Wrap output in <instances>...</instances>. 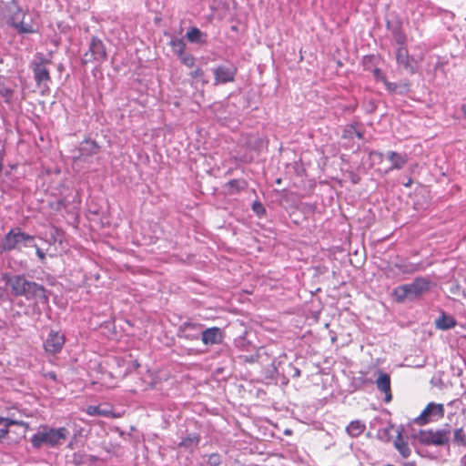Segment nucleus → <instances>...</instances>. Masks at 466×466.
Listing matches in <instances>:
<instances>
[{"mask_svg": "<svg viewBox=\"0 0 466 466\" xmlns=\"http://www.w3.org/2000/svg\"><path fill=\"white\" fill-rule=\"evenodd\" d=\"M385 393V401L386 402H390L392 399V395L390 393V391H383Z\"/></svg>", "mask_w": 466, "mask_h": 466, "instance_id": "44", "label": "nucleus"}, {"mask_svg": "<svg viewBox=\"0 0 466 466\" xmlns=\"http://www.w3.org/2000/svg\"><path fill=\"white\" fill-rule=\"evenodd\" d=\"M107 58L106 46L102 40L96 36H92L88 50L83 55L82 63L89 64L93 62L102 63Z\"/></svg>", "mask_w": 466, "mask_h": 466, "instance_id": "6", "label": "nucleus"}, {"mask_svg": "<svg viewBox=\"0 0 466 466\" xmlns=\"http://www.w3.org/2000/svg\"><path fill=\"white\" fill-rule=\"evenodd\" d=\"M12 27L15 28L20 34H30L35 32L32 25L24 24L23 19L14 22Z\"/></svg>", "mask_w": 466, "mask_h": 466, "instance_id": "30", "label": "nucleus"}, {"mask_svg": "<svg viewBox=\"0 0 466 466\" xmlns=\"http://www.w3.org/2000/svg\"><path fill=\"white\" fill-rule=\"evenodd\" d=\"M189 75L193 78H201L204 84L208 83L207 80L203 79L204 71L200 67H197L194 71L190 72Z\"/></svg>", "mask_w": 466, "mask_h": 466, "instance_id": "38", "label": "nucleus"}, {"mask_svg": "<svg viewBox=\"0 0 466 466\" xmlns=\"http://www.w3.org/2000/svg\"><path fill=\"white\" fill-rule=\"evenodd\" d=\"M68 435L69 431L65 427L40 426L37 432L31 437L30 442L35 449H40L43 446L53 448L60 445Z\"/></svg>", "mask_w": 466, "mask_h": 466, "instance_id": "3", "label": "nucleus"}, {"mask_svg": "<svg viewBox=\"0 0 466 466\" xmlns=\"http://www.w3.org/2000/svg\"><path fill=\"white\" fill-rule=\"evenodd\" d=\"M224 331L218 327H211L201 329V340L205 345H215L222 343Z\"/></svg>", "mask_w": 466, "mask_h": 466, "instance_id": "12", "label": "nucleus"}, {"mask_svg": "<svg viewBox=\"0 0 466 466\" xmlns=\"http://www.w3.org/2000/svg\"><path fill=\"white\" fill-rule=\"evenodd\" d=\"M395 267L403 274H412L420 269L419 265L405 261L396 263Z\"/></svg>", "mask_w": 466, "mask_h": 466, "instance_id": "25", "label": "nucleus"}, {"mask_svg": "<svg viewBox=\"0 0 466 466\" xmlns=\"http://www.w3.org/2000/svg\"><path fill=\"white\" fill-rule=\"evenodd\" d=\"M186 36L191 43H203V36H206V35L203 32H201L198 28L192 27L190 30L187 32Z\"/></svg>", "mask_w": 466, "mask_h": 466, "instance_id": "26", "label": "nucleus"}, {"mask_svg": "<svg viewBox=\"0 0 466 466\" xmlns=\"http://www.w3.org/2000/svg\"><path fill=\"white\" fill-rule=\"evenodd\" d=\"M32 248H35V254L39 260L43 263L46 260V253L37 246L35 243V246H31Z\"/></svg>", "mask_w": 466, "mask_h": 466, "instance_id": "40", "label": "nucleus"}, {"mask_svg": "<svg viewBox=\"0 0 466 466\" xmlns=\"http://www.w3.org/2000/svg\"><path fill=\"white\" fill-rule=\"evenodd\" d=\"M276 182H277L278 184H279V183L281 182V180L279 178V179H277V181H276Z\"/></svg>", "mask_w": 466, "mask_h": 466, "instance_id": "52", "label": "nucleus"}, {"mask_svg": "<svg viewBox=\"0 0 466 466\" xmlns=\"http://www.w3.org/2000/svg\"><path fill=\"white\" fill-rule=\"evenodd\" d=\"M376 386L380 391L390 390V378L387 373L380 372L376 380Z\"/></svg>", "mask_w": 466, "mask_h": 466, "instance_id": "24", "label": "nucleus"}, {"mask_svg": "<svg viewBox=\"0 0 466 466\" xmlns=\"http://www.w3.org/2000/svg\"><path fill=\"white\" fill-rule=\"evenodd\" d=\"M345 137L353 138V137H357L359 139L363 137V133L358 130L353 125H350L345 128Z\"/></svg>", "mask_w": 466, "mask_h": 466, "instance_id": "31", "label": "nucleus"}, {"mask_svg": "<svg viewBox=\"0 0 466 466\" xmlns=\"http://www.w3.org/2000/svg\"><path fill=\"white\" fill-rule=\"evenodd\" d=\"M452 441L458 446L466 447V435L462 428H458L454 431Z\"/></svg>", "mask_w": 466, "mask_h": 466, "instance_id": "29", "label": "nucleus"}, {"mask_svg": "<svg viewBox=\"0 0 466 466\" xmlns=\"http://www.w3.org/2000/svg\"><path fill=\"white\" fill-rule=\"evenodd\" d=\"M387 28L391 32L394 41L397 45H406L407 36L402 28V22L400 19L387 21Z\"/></svg>", "mask_w": 466, "mask_h": 466, "instance_id": "14", "label": "nucleus"}, {"mask_svg": "<svg viewBox=\"0 0 466 466\" xmlns=\"http://www.w3.org/2000/svg\"><path fill=\"white\" fill-rule=\"evenodd\" d=\"M100 149L99 145L91 139H85L79 147L81 156L91 157L98 153Z\"/></svg>", "mask_w": 466, "mask_h": 466, "instance_id": "18", "label": "nucleus"}, {"mask_svg": "<svg viewBox=\"0 0 466 466\" xmlns=\"http://www.w3.org/2000/svg\"><path fill=\"white\" fill-rule=\"evenodd\" d=\"M65 344V337L58 331L51 330L44 342V348L46 352L56 354L61 351Z\"/></svg>", "mask_w": 466, "mask_h": 466, "instance_id": "11", "label": "nucleus"}, {"mask_svg": "<svg viewBox=\"0 0 466 466\" xmlns=\"http://www.w3.org/2000/svg\"><path fill=\"white\" fill-rule=\"evenodd\" d=\"M87 414L91 416L111 417L112 412L108 409H102L99 406H89L86 410Z\"/></svg>", "mask_w": 466, "mask_h": 466, "instance_id": "28", "label": "nucleus"}, {"mask_svg": "<svg viewBox=\"0 0 466 466\" xmlns=\"http://www.w3.org/2000/svg\"><path fill=\"white\" fill-rule=\"evenodd\" d=\"M172 51L179 57L185 53L186 44L182 38H174L169 42Z\"/></svg>", "mask_w": 466, "mask_h": 466, "instance_id": "27", "label": "nucleus"}, {"mask_svg": "<svg viewBox=\"0 0 466 466\" xmlns=\"http://www.w3.org/2000/svg\"><path fill=\"white\" fill-rule=\"evenodd\" d=\"M221 464V456L218 453H212L208 456V466H219Z\"/></svg>", "mask_w": 466, "mask_h": 466, "instance_id": "35", "label": "nucleus"}, {"mask_svg": "<svg viewBox=\"0 0 466 466\" xmlns=\"http://www.w3.org/2000/svg\"><path fill=\"white\" fill-rule=\"evenodd\" d=\"M289 370V375L292 377V378H299L300 377V370L299 368H297L296 366H294L293 364L289 363V366H288Z\"/></svg>", "mask_w": 466, "mask_h": 466, "instance_id": "39", "label": "nucleus"}, {"mask_svg": "<svg viewBox=\"0 0 466 466\" xmlns=\"http://www.w3.org/2000/svg\"><path fill=\"white\" fill-rule=\"evenodd\" d=\"M202 328L203 326L200 323L187 321L178 327L177 335L178 338L187 340H197L201 336Z\"/></svg>", "mask_w": 466, "mask_h": 466, "instance_id": "10", "label": "nucleus"}, {"mask_svg": "<svg viewBox=\"0 0 466 466\" xmlns=\"http://www.w3.org/2000/svg\"><path fill=\"white\" fill-rule=\"evenodd\" d=\"M231 29H232L233 31H236V30H237V26H235V25H234V26H232V27H231Z\"/></svg>", "mask_w": 466, "mask_h": 466, "instance_id": "51", "label": "nucleus"}, {"mask_svg": "<svg viewBox=\"0 0 466 466\" xmlns=\"http://www.w3.org/2000/svg\"><path fill=\"white\" fill-rule=\"evenodd\" d=\"M181 62L187 67H193L195 66L196 58L188 53H184L179 56Z\"/></svg>", "mask_w": 466, "mask_h": 466, "instance_id": "34", "label": "nucleus"}, {"mask_svg": "<svg viewBox=\"0 0 466 466\" xmlns=\"http://www.w3.org/2000/svg\"><path fill=\"white\" fill-rule=\"evenodd\" d=\"M35 246V237L21 229L19 227L11 228L0 241V253L12 251L22 252L23 248Z\"/></svg>", "mask_w": 466, "mask_h": 466, "instance_id": "2", "label": "nucleus"}, {"mask_svg": "<svg viewBox=\"0 0 466 466\" xmlns=\"http://www.w3.org/2000/svg\"><path fill=\"white\" fill-rule=\"evenodd\" d=\"M387 158L391 163L390 170L401 169L408 162L407 154H400L396 151H389L387 154Z\"/></svg>", "mask_w": 466, "mask_h": 466, "instance_id": "16", "label": "nucleus"}, {"mask_svg": "<svg viewBox=\"0 0 466 466\" xmlns=\"http://www.w3.org/2000/svg\"><path fill=\"white\" fill-rule=\"evenodd\" d=\"M230 194L238 193L247 188L248 183L244 179H232L227 183Z\"/></svg>", "mask_w": 466, "mask_h": 466, "instance_id": "23", "label": "nucleus"}, {"mask_svg": "<svg viewBox=\"0 0 466 466\" xmlns=\"http://www.w3.org/2000/svg\"><path fill=\"white\" fill-rule=\"evenodd\" d=\"M31 69L34 73V78L38 86L47 87L51 77L49 70L45 66V60L42 55H39L38 60L35 59L31 63Z\"/></svg>", "mask_w": 466, "mask_h": 466, "instance_id": "8", "label": "nucleus"}, {"mask_svg": "<svg viewBox=\"0 0 466 466\" xmlns=\"http://www.w3.org/2000/svg\"><path fill=\"white\" fill-rule=\"evenodd\" d=\"M387 91L392 94L406 95L410 91L409 83H393L387 80L384 84Z\"/></svg>", "mask_w": 466, "mask_h": 466, "instance_id": "20", "label": "nucleus"}, {"mask_svg": "<svg viewBox=\"0 0 466 466\" xmlns=\"http://www.w3.org/2000/svg\"><path fill=\"white\" fill-rule=\"evenodd\" d=\"M238 69L232 65H219L213 68L214 85H225L235 80Z\"/></svg>", "mask_w": 466, "mask_h": 466, "instance_id": "9", "label": "nucleus"}, {"mask_svg": "<svg viewBox=\"0 0 466 466\" xmlns=\"http://www.w3.org/2000/svg\"><path fill=\"white\" fill-rule=\"evenodd\" d=\"M396 433H397V437L394 441V447L395 449L399 451V453L403 457V458H409L410 453H411V451L409 447V444H408V441H407V438L405 439L402 434H401V431L400 430H396Z\"/></svg>", "mask_w": 466, "mask_h": 466, "instance_id": "17", "label": "nucleus"}, {"mask_svg": "<svg viewBox=\"0 0 466 466\" xmlns=\"http://www.w3.org/2000/svg\"><path fill=\"white\" fill-rule=\"evenodd\" d=\"M463 396H464V397H465V399H466V391L464 392Z\"/></svg>", "mask_w": 466, "mask_h": 466, "instance_id": "53", "label": "nucleus"}, {"mask_svg": "<svg viewBox=\"0 0 466 466\" xmlns=\"http://www.w3.org/2000/svg\"><path fill=\"white\" fill-rule=\"evenodd\" d=\"M462 111L464 113L465 117H466V106H462Z\"/></svg>", "mask_w": 466, "mask_h": 466, "instance_id": "50", "label": "nucleus"}, {"mask_svg": "<svg viewBox=\"0 0 466 466\" xmlns=\"http://www.w3.org/2000/svg\"><path fill=\"white\" fill-rule=\"evenodd\" d=\"M411 183H412V180L410 178L409 181H407V183H404V186L406 187H410L411 185Z\"/></svg>", "mask_w": 466, "mask_h": 466, "instance_id": "47", "label": "nucleus"}, {"mask_svg": "<svg viewBox=\"0 0 466 466\" xmlns=\"http://www.w3.org/2000/svg\"><path fill=\"white\" fill-rule=\"evenodd\" d=\"M2 425H5L8 429L13 425L24 426L25 428H27V426H28L27 423H25L22 420H13V419H9V418L0 417V427Z\"/></svg>", "mask_w": 466, "mask_h": 466, "instance_id": "32", "label": "nucleus"}, {"mask_svg": "<svg viewBox=\"0 0 466 466\" xmlns=\"http://www.w3.org/2000/svg\"><path fill=\"white\" fill-rule=\"evenodd\" d=\"M396 60L399 66H402L410 73H415V67L412 65L413 59L410 56L406 45L399 46L396 50Z\"/></svg>", "mask_w": 466, "mask_h": 466, "instance_id": "15", "label": "nucleus"}, {"mask_svg": "<svg viewBox=\"0 0 466 466\" xmlns=\"http://www.w3.org/2000/svg\"><path fill=\"white\" fill-rule=\"evenodd\" d=\"M0 63H2V59H0Z\"/></svg>", "mask_w": 466, "mask_h": 466, "instance_id": "54", "label": "nucleus"}, {"mask_svg": "<svg viewBox=\"0 0 466 466\" xmlns=\"http://www.w3.org/2000/svg\"><path fill=\"white\" fill-rule=\"evenodd\" d=\"M366 429V425L361 420H353L346 428L347 433L353 438L359 437Z\"/></svg>", "mask_w": 466, "mask_h": 466, "instance_id": "22", "label": "nucleus"}, {"mask_svg": "<svg viewBox=\"0 0 466 466\" xmlns=\"http://www.w3.org/2000/svg\"><path fill=\"white\" fill-rule=\"evenodd\" d=\"M252 210L258 215V216H262L266 213V209L264 208V206L258 202V201H255L253 204H252Z\"/></svg>", "mask_w": 466, "mask_h": 466, "instance_id": "36", "label": "nucleus"}, {"mask_svg": "<svg viewBox=\"0 0 466 466\" xmlns=\"http://www.w3.org/2000/svg\"><path fill=\"white\" fill-rule=\"evenodd\" d=\"M5 17L8 25L11 26L14 25V22L24 19V15H22V8L17 0H10L5 8H4Z\"/></svg>", "mask_w": 466, "mask_h": 466, "instance_id": "13", "label": "nucleus"}, {"mask_svg": "<svg viewBox=\"0 0 466 466\" xmlns=\"http://www.w3.org/2000/svg\"><path fill=\"white\" fill-rule=\"evenodd\" d=\"M456 319L449 315L442 314L439 319L435 321V326L437 329L441 330H447L452 329L456 326Z\"/></svg>", "mask_w": 466, "mask_h": 466, "instance_id": "21", "label": "nucleus"}, {"mask_svg": "<svg viewBox=\"0 0 466 466\" xmlns=\"http://www.w3.org/2000/svg\"><path fill=\"white\" fill-rule=\"evenodd\" d=\"M49 376H50V378H51V379H53V380H56V376L55 374H52V373H50V374H49Z\"/></svg>", "mask_w": 466, "mask_h": 466, "instance_id": "49", "label": "nucleus"}, {"mask_svg": "<svg viewBox=\"0 0 466 466\" xmlns=\"http://www.w3.org/2000/svg\"><path fill=\"white\" fill-rule=\"evenodd\" d=\"M0 94L6 98H10L13 96V90L6 86H1Z\"/></svg>", "mask_w": 466, "mask_h": 466, "instance_id": "41", "label": "nucleus"}, {"mask_svg": "<svg viewBox=\"0 0 466 466\" xmlns=\"http://www.w3.org/2000/svg\"><path fill=\"white\" fill-rule=\"evenodd\" d=\"M418 440L424 445H447L451 440V427L446 424L443 428L438 430H421L419 431Z\"/></svg>", "mask_w": 466, "mask_h": 466, "instance_id": "5", "label": "nucleus"}, {"mask_svg": "<svg viewBox=\"0 0 466 466\" xmlns=\"http://www.w3.org/2000/svg\"><path fill=\"white\" fill-rule=\"evenodd\" d=\"M9 432V429L5 425L0 427V442L6 437Z\"/></svg>", "mask_w": 466, "mask_h": 466, "instance_id": "42", "label": "nucleus"}, {"mask_svg": "<svg viewBox=\"0 0 466 466\" xmlns=\"http://www.w3.org/2000/svg\"><path fill=\"white\" fill-rule=\"evenodd\" d=\"M444 416V407L442 404L430 402L422 410L420 415L414 420L419 425H424L430 421L438 420Z\"/></svg>", "mask_w": 466, "mask_h": 466, "instance_id": "7", "label": "nucleus"}, {"mask_svg": "<svg viewBox=\"0 0 466 466\" xmlns=\"http://www.w3.org/2000/svg\"><path fill=\"white\" fill-rule=\"evenodd\" d=\"M431 281L423 277L414 279L411 283L400 285L393 289L395 299L399 303L415 300L430 289Z\"/></svg>", "mask_w": 466, "mask_h": 466, "instance_id": "4", "label": "nucleus"}, {"mask_svg": "<svg viewBox=\"0 0 466 466\" xmlns=\"http://www.w3.org/2000/svg\"><path fill=\"white\" fill-rule=\"evenodd\" d=\"M374 154H375V155H377V156H379L380 158H381V157H382V156H383V155H382V153H380V152H375Z\"/></svg>", "mask_w": 466, "mask_h": 466, "instance_id": "48", "label": "nucleus"}, {"mask_svg": "<svg viewBox=\"0 0 466 466\" xmlns=\"http://www.w3.org/2000/svg\"><path fill=\"white\" fill-rule=\"evenodd\" d=\"M460 466H466V453L460 459Z\"/></svg>", "mask_w": 466, "mask_h": 466, "instance_id": "45", "label": "nucleus"}, {"mask_svg": "<svg viewBox=\"0 0 466 466\" xmlns=\"http://www.w3.org/2000/svg\"><path fill=\"white\" fill-rule=\"evenodd\" d=\"M6 298V291L4 288L0 287V301H4Z\"/></svg>", "mask_w": 466, "mask_h": 466, "instance_id": "43", "label": "nucleus"}, {"mask_svg": "<svg viewBox=\"0 0 466 466\" xmlns=\"http://www.w3.org/2000/svg\"><path fill=\"white\" fill-rule=\"evenodd\" d=\"M373 76L377 81H381L383 84L387 82V78L385 75L382 73V71L380 68H374L373 71Z\"/></svg>", "mask_w": 466, "mask_h": 466, "instance_id": "37", "label": "nucleus"}, {"mask_svg": "<svg viewBox=\"0 0 466 466\" xmlns=\"http://www.w3.org/2000/svg\"><path fill=\"white\" fill-rule=\"evenodd\" d=\"M79 459H82V456H78L76 454L74 455V461L76 464H79L81 462V460H78Z\"/></svg>", "mask_w": 466, "mask_h": 466, "instance_id": "46", "label": "nucleus"}, {"mask_svg": "<svg viewBox=\"0 0 466 466\" xmlns=\"http://www.w3.org/2000/svg\"><path fill=\"white\" fill-rule=\"evenodd\" d=\"M395 427L393 425H390L387 428L383 429L382 431H379L380 438L386 442H389L391 439V432H396Z\"/></svg>", "mask_w": 466, "mask_h": 466, "instance_id": "33", "label": "nucleus"}, {"mask_svg": "<svg viewBox=\"0 0 466 466\" xmlns=\"http://www.w3.org/2000/svg\"><path fill=\"white\" fill-rule=\"evenodd\" d=\"M2 279L10 288L15 297H24L27 300L48 303V295L45 287L26 278L25 274L10 275L4 273Z\"/></svg>", "mask_w": 466, "mask_h": 466, "instance_id": "1", "label": "nucleus"}, {"mask_svg": "<svg viewBox=\"0 0 466 466\" xmlns=\"http://www.w3.org/2000/svg\"><path fill=\"white\" fill-rule=\"evenodd\" d=\"M200 441V435L198 433H189L181 440L178 446L186 450L192 451L195 449Z\"/></svg>", "mask_w": 466, "mask_h": 466, "instance_id": "19", "label": "nucleus"}]
</instances>
